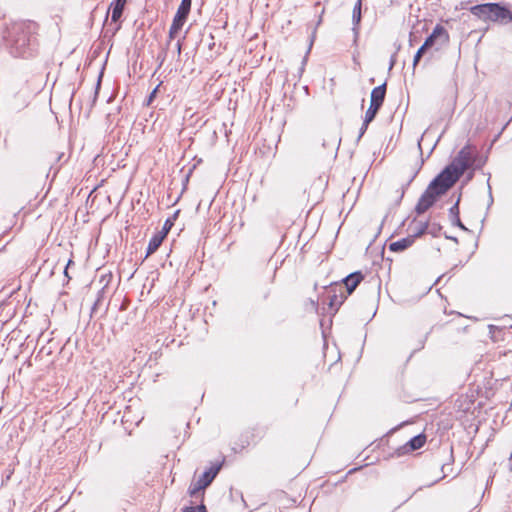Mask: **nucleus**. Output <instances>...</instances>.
<instances>
[{"label":"nucleus","instance_id":"f257e3e1","mask_svg":"<svg viewBox=\"0 0 512 512\" xmlns=\"http://www.w3.org/2000/svg\"><path fill=\"white\" fill-rule=\"evenodd\" d=\"M475 163V154L470 146L463 147L454 160L429 184L426 191L420 197L416 212L422 214L426 212L436 201V199L446 193L468 169Z\"/></svg>","mask_w":512,"mask_h":512},{"label":"nucleus","instance_id":"f03ea898","mask_svg":"<svg viewBox=\"0 0 512 512\" xmlns=\"http://www.w3.org/2000/svg\"><path fill=\"white\" fill-rule=\"evenodd\" d=\"M470 12L483 21L507 24L512 21V12L498 3H485L470 8Z\"/></svg>","mask_w":512,"mask_h":512},{"label":"nucleus","instance_id":"7ed1b4c3","mask_svg":"<svg viewBox=\"0 0 512 512\" xmlns=\"http://www.w3.org/2000/svg\"><path fill=\"white\" fill-rule=\"evenodd\" d=\"M221 463H215L208 468L197 480H194L189 487L191 497H197L203 492L215 479L221 469Z\"/></svg>","mask_w":512,"mask_h":512},{"label":"nucleus","instance_id":"20e7f679","mask_svg":"<svg viewBox=\"0 0 512 512\" xmlns=\"http://www.w3.org/2000/svg\"><path fill=\"white\" fill-rule=\"evenodd\" d=\"M439 39H441L442 42H445L448 39V35L442 26L437 25L431 35L426 38L422 46L427 50L428 48L432 47Z\"/></svg>","mask_w":512,"mask_h":512},{"label":"nucleus","instance_id":"39448f33","mask_svg":"<svg viewBox=\"0 0 512 512\" xmlns=\"http://www.w3.org/2000/svg\"><path fill=\"white\" fill-rule=\"evenodd\" d=\"M429 227L430 223L427 221L414 220L409 226V235L413 236V239L415 240L416 238L426 234Z\"/></svg>","mask_w":512,"mask_h":512},{"label":"nucleus","instance_id":"423d86ee","mask_svg":"<svg viewBox=\"0 0 512 512\" xmlns=\"http://www.w3.org/2000/svg\"><path fill=\"white\" fill-rule=\"evenodd\" d=\"M361 7H362V0H357L356 4L354 5L353 14H352V22H353L352 31L354 33V43L357 42L358 36H359V24L361 21Z\"/></svg>","mask_w":512,"mask_h":512},{"label":"nucleus","instance_id":"0eeeda50","mask_svg":"<svg viewBox=\"0 0 512 512\" xmlns=\"http://www.w3.org/2000/svg\"><path fill=\"white\" fill-rule=\"evenodd\" d=\"M386 95V83L375 87L371 92L370 104L381 108Z\"/></svg>","mask_w":512,"mask_h":512},{"label":"nucleus","instance_id":"6e6552de","mask_svg":"<svg viewBox=\"0 0 512 512\" xmlns=\"http://www.w3.org/2000/svg\"><path fill=\"white\" fill-rule=\"evenodd\" d=\"M187 17L183 16L179 13H176L169 29V38L173 39L176 37L178 32L182 29L184 23L186 22Z\"/></svg>","mask_w":512,"mask_h":512},{"label":"nucleus","instance_id":"1a4fd4ad","mask_svg":"<svg viewBox=\"0 0 512 512\" xmlns=\"http://www.w3.org/2000/svg\"><path fill=\"white\" fill-rule=\"evenodd\" d=\"M362 279L363 276L360 272L352 273L344 279V284L347 288L348 294H351L355 290Z\"/></svg>","mask_w":512,"mask_h":512},{"label":"nucleus","instance_id":"9d476101","mask_svg":"<svg viewBox=\"0 0 512 512\" xmlns=\"http://www.w3.org/2000/svg\"><path fill=\"white\" fill-rule=\"evenodd\" d=\"M413 236L408 235L405 238L392 242L389 246L391 251L400 252L409 248L414 243Z\"/></svg>","mask_w":512,"mask_h":512},{"label":"nucleus","instance_id":"9b49d317","mask_svg":"<svg viewBox=\"0 0 512 512\" xmlns=\"http://www.w3.org/2000/svg\"><path fill=\"white\" fill-rule=\"evenodd\" d=\"M425 441H426V437L424 435H417V436L413 437L402 448L404 450L403 453L420 449L425 444Z\"/></svg>","mask_w":512,"mask_h":512},{"label":"nucleus","instance_id":"f8f14e48","mask_svg":"<svg viewBox=\"0 0 512 512\" xmlns=\"http://www.w3.org/2000/svg\"><path fill=\"white\" fill-rule=\"evenodd\" d=\"M163 240H164L163 235L156 233L149 241V244L147 247V256L153 254L159 248V246L162 244Z\"/></svg>","mask_w":512,"mask_h":512},{"label":"nucleus","instance_id":"ddd939ff","mask_svg":"<svg viewBox=\"0 0 512 512\" xmlns=\"http://www.w3.org/2000/svg\"><path fill=\"white\" fill-rule=\"evenodd\" d=\"M124 4L114 2L111 4L112 14H111V20L113 22H117L123 13Z\"/></svg>","mask_w":512,"mask_h":512},{"label":"nucleus","instance_id":"4468645a","mask_svg":"<svg viewBox=\"0 0 512 512\" xmlns=\"http://www.w3.org/2000/svg\"><path fill=\"white\" fill-rule=\"evenodd\" d=\"M379 107H377L376 105H371L369 106L368 110L366 111L365 113V118H364V121L366 122V124H369L370 122H372L376 116V114L378 113L379 111Z\"/></svg>","mask_w":512,"mask_h":512},{"label":"nucleus","instance_id":"2eb2a0df","mask_svg":"<svg viewBox=\"0 0 512 512\" xmlns=\"http://www.w3.org/2000/svg\"><path fill=\"white\" fill-rule=\"evenodd\" d=\"M191 3H192V0H182L176 13H179L183 16L188 17L190 9H191Z\"/></svg>","mask_w":512,"mask_h":512},{"label":"nucleus","instance_id":"dca6fc26","mask_svg":"<svg viewBox=\"0 0 512 512\" xmlns=\"http://www.w3.org/2000/svg\"><path fill=\"white\" fill-rule=\"evenodd\" d=\"M173 225H174L173 220L172 219H167L165 221V223H164V226H163L162 230L159 231L158 233L160 235H163V237L165 238Z\"/></svg>","mask_w":512,"mask_h":512},{"label":"nucleus","instance_id":"f3484780","mask_svg":"<svg viewBox=\"0 0 512 512\" xmlns=\"http://www.w3.org/2000/svg\"><path fill=\"white\" fill-rule=\"evenodd\" d=\"M426 49L421 46L418 51L416 52L415 56H414V59H413V67H416V65L419 63L421 57L423 56V54L425 53Z\"/></svg>","mask_w":512,"mask_h":512},{"label":"nucleus","instance_id":"a211bd4d","mask_svg":"<svg viewBox=\"0 0 512 512\" xmlns=\"http://www.w3.org/2000/svg\"><path fill=\"white\" fill-rule=\"evenodd\" d=\"M440 230H441V227L438 224L430 223V227H429L427 233L431 234L432 236H436Z\"/></svg>","mask_w":512,"mask_h":512},{"label":"nucleus","instance_id":"6ab92c4d","mask_svg":"<svg viewBox=\"0 0 512 512\" xmlns=\"http://www.w3.org/2000/svg\"><path fill=\"white\" fill-rule=\"evenodd\" d=\"M450 214L452 216V219L455 218L459 222L458 202H456V204L450 208Z\"/></svg>","mask_w":512,"mask_h":512},{"label":"nucleus","instance_id":"aec40b11","mask_svg":"<svg viewBox=\"0 0 512 512\" xmlns=\"http://www.w3.org/2000/svg\"><path fill=\"white\" fill-rule=\"evenodd\" d=\"M183 512H206V508L204 505H200L197 507H188Z\"/></svg>","mask_w":512,"mask_h":512},{"label":"nucleus","instance_id":"412c9836","mask_svg":"<svg viewBox=\"0 0 512 512\" xmlns=\"http://www.w3.org/2000/svg\"><path fill=\"white\" fill-rule=\"evenodd\" d=\"M369 124H366L365 121H363L362 127L360 128V134L359 137H362L364 133L366 132Z\"/></svg>","mask_w":512,"mask_h":512},{"label":"nucleus","instance_id":"4be33fe9","mask_svg":"<svg viewBox=\"0 0 512 512\" xmlns=\"http://www.w3.org/2000/svg\"><path fill=\"white\" fill-rule=\"evenodd\" d=\"M159 85L150 93L148 103H150L156 96Z\"/></svg>","mask_w":512,"mask_h":512},{"label":"nucleus","instance_id":"5701e85b","mask_svg":"<svg viewBox=\"0 0 512 512\" xmlns=\"http://www.w3.org/2000/svg\"><path fill=\"white\" fill-rule=\"evenodd\" d=\"M395 62H396V54L392 55V57H391L389 69L393 68V66L395 65Z\"/></svg>","mask_w":512,"mask_h":512},{"label":"nucleus","instance_id":"b1692460","mask_svg":"<svg viewBox=\"0 0 512 512\" xmlns=\"http://www.w3.org/2000/svg\"><path fill=\"white\" fill-rule=\"evenodd\" d=\"M452 222H453L454 224H456L457 226H459L460 228H462L463 230H466V228L464 227V225L461 223V221H460V220H459V222H458L455 218H453V219H452Z\"/></svg>","mask_w":512,"mask_h":512},{"label":"nucleus","instance_id":"393cba45","mask_svg":"<svg viewBox=\"0 0 512 512\" xmlns=\"http://www.w3.org/2000/svg\"><path fill=\"white\" fill-rule=\"evenodd\" d=\"M72 263H73V261H72V260H69V261H68V263H67V265H66V268H65V271H64V273H65V275H66V276H68V268H69V266H70Z\"/></svg>","mask_w":512,"mask_h":512},{"label":"nucleus","instance_id":"a878e982","mask_svg":"<svg viewBox=\"0 0 512 512\" xmlns=\"http://www.w3.org/2000/svg\"><path fill=\"white\" fill-rule=\"evenodd\" d=\"M176 49H178V52L180 53V51H181V42L180 41H178Z\"/></svg>","mask_w":512,"mask_h":512},{"label":"nucleus","instance_id":"bb28decb","mask_svg":"<svg viewBox=\"0 0 512 512\" xmlns=\"http://www.w3.org/2000/svg\"><path fill=\"white\" fill-rule=\"evenodd\" d=\"M126 1H127V0H116L115 2H117V3H121V4H124V5H125V4H126Z\"/></svg>","mask_w":512,"mask_h":512}]
</instances>
